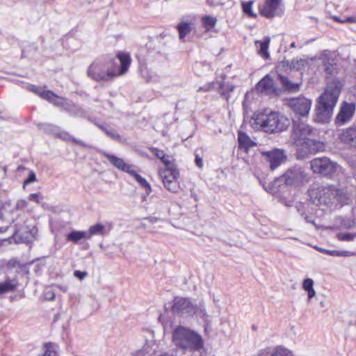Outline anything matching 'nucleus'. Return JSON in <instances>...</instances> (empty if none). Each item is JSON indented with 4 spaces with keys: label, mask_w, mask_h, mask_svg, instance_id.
Segmentation results:
<instances>
[{
    "label": "nucleus",
    "mask_w": 356,
    "mask_h": 356,
    "mask_svg": "<svg viewBox=\"0 0 356 356\" xmlns=\"http://www.w3.org/2000/svg\"><path fill=\"white\" fill-rule=\"evenodd\" d=\"M104 229V226L102 224H96L91 226L88 231L86 232L88 239L90 238V237L93 235H100L102 234V232Z\"/></svg>",
    "instance_id": "obj_37"
},
{
    "label": "nucleus",
    "mask_w": 356,
    "mask_h": 356,
    "mask_svg": "<svg viewBox=\"0 0 356 356\" xmlns=\"http://www.w3.org/2000/svg\"><path fill=\"white\" fill-rule=\"evenodd\" d=\"M300 145L301 149L304 154H312L322 151L324 148V145L316 140L309 138L305 139L299 143L298 145Z\"/></svg>",
    "instance_id": "obj_17"
},
{
    "label": "nucleus",
    "mask_w": 356,
    "mask_h": 356,
    "mask_svg": "<svg viewBox=\"0 0 356 356\" xmlns=\"http://www.w3.org/2000/svg\"><path fill=\"white\" fill-rule=\"evenodd\" d=\"M334 21L342 23L343 20H341L339 17L334 16L332 17Z\"/></svg>",
    "instance_id": "obj_61"
},
{
    "label": "nucleus",
    "mask_w": 356,
    "mask_h": 356,
    "mask_svg": "<svg viewBox=\"0 0 356 356\" xmlns=\"http://www.w3.org/2000/svg\"><path fill=\"white\" fill-rule=\"evenodd\" d=\"M253 1L242 2L243 12L250 17L256 18L257 15L252 11Z\"/></svg>",
    "instance_id": "obj_36"
},
{
    "label": "nucleus",
    "mask_w": 356,
    "mask_h": 356,
    "mask_svg": "<svg viewBox=\"0 0 356 356\" xmlns=\"http://www.w3.org/2000/svg\"><path fill=\"white\" fill-rule=\"evenodd\" d=\"M283 67H286L290 68V65H291V61L286 60L282 62Z\"/></svg>",
    "instance_id": "obj_58"
},
{
    "label": "nucleus",
    "mask_w": 356,
    "mask_h": 356,
    "mask_svg": "<svg viewBox=\"0 0 356 356\" xmlns=\"http://www.w3.org/2000/svg\"><path fill=\"white\" fill-rule=\"evenodd\" d=\"M159 356H175L172 353L169 352H165L161 353Z\"/></svg>",
    "instance_id": "obj_60"
},
{
    "label": "nucleus",
    "mask_w": 356,
    "mask_h": 356,
    "mask_svg": "<svg viewBox=\"0 0 356 356\" xmlns=\"http://www.w3.org/2000/svg\"><path fill=\"white\" fill-rule=\"evenodd\" d=\"M339 191L332 185L314 184L309 190V195L312 203L323 207L322 210L333 204V200L339 195Z\"/></svg>",
    "instance_id": "obj_5"
},
{
    "label": "nucleus",
    "mask_w": 356,
    "mask_h": 356,
    "mask_svg": "<svg viewBox=\"0 0 356 356\" xmlns=\"http://www.w3.org/2000/svg\"><path fill=\"white\" fill-rule=\"evenodd\" d=\"M71 115L78 116V117H85V112L82 108L76 106L73 104V108L71 110V112H68Z\"/></svg>",
    "instance_id": "obj_43"
},
{
    "label": "nucleus",
    "mask_w": 356,
    "mask_h": 356,
    "mask_svg": "<svg viewBox=\"0 0 356 356\" xmlns=\"http://www.w3.org/2000/svg\"><path fill=\"white\" fill-rule=\"evenodd\" d=\"M131 176L135 178L136 181L139 184V185L143 188L145 191L147 195L150 194L152 192V188L150 184L147 182L145 178L141 177L139 174L137 173L134 169L129 172Z\"/></svg>",
    "instance_id": "obj_24"
},
{
    "label": "nucleus",
    "mask_w": 356,
    "mask_h": 356,
    "mask_svg": "<svg viewBox=\"0 0 356 356\" xmlns=\"http://www.w3.org/2000/svg\"><path fill=\"white\" fill-rule=\"evenodd\" d=\"M341 140L356 148V125L349 127L343 131Z\"/></svg>",
    "instance_id": "obj_21"
},
{
    "label": "nucleus",
    "mask_w": 356,
    "mask_h": 356,
    "mask_svg": "<svg viewBox=\"0 0 356 356\" xmlns=\"http://www.w3.org/2000/svg\"><path fill=\"white\" fill-rule=\"evenodd\" d=\"M153 152L154 155L165 165V168H170L175 165V163L171 161L170 156L166 155L163 150L154 148L153 149Z\"/></svg>",
    "instance_id": "obj_28"
},
{
    "label": "nucleus",
    "mask_w": 356,
    "mask_h": 356,
    "mask_svg": "<svg viewBox=\"0 0 356 356\" xmlns=\"http://www.w3.org/2000/svg\"><path fill=\"white\" fill-rule=\"evenodd\" d=\"M270 43V38L266 37L263 41H256L255 44H259V54L265 58H268L269 53L268 51Z\"/></svg>",
    "instance_id": "obj_29"
},
{
    "label": "nucleus",
    "mask_w": 356,
    "mask_h": 356,
    "mask_svg": "<svg viewBox=\"0 0 356 356\" xmlns=\"http://www.w3.org/2000/svg\"><path fill=\"white\" fill-rule=\"evenodd\" d=\"M42 199V197L41 196L40 193H31L29 195L28 197V200L31 202H35L37 204L40 203V200Z\"/></svg>",
    "instance_id": "obj_47"
},
{
    "label": "nucleus",
    "mask_w": 356,
    "mask_h": 356,
    "mask_svg": "<svg viewBox=\"0 0 356 356\" xmlns=\"http://www.w3.org/2000/svg\"><path fill=\"white\" fill-rule=\"evenodd\" d=\"M279 79L286 90L291 92L298 91L299 90V84L292 83L289 79L283 75H278Z\"/></svg>",
    "instance_id": "obj_32"
},
{
    "label": "nucleus",
    "mask_w": 356,
    "mask_h": 356,
    "mask_svg": "<svg viewBox=\"0 0 356 356\" xmlns=\"http://www.w3.org/2000/svg\"><path fill=\"white\" fill-rule=\"evenodd\" d=\"M355 110L356 105L355 103L343 102L336 117L335 123L339 126L348 123L351 120Z\"/></svg>",
    "instance_id": "obj_12"
},
{
    "label": "nucleus",
    "mask_w": 356,
    "mask_h": 356,
    "mask_svg": "<svg viewBox=\"0 0 356 356\" xmlns=\"http://www.w3.org/2000/svg\"><path fill=\"white\" fill-rule=\"evenodd\" d=\"M44 298L47 300H53L55 298L54 293L51 289L44 291Z\"/></svg>",
    "instance_id": "obj_49"
},
{
    "label": "nucleus",
    "mask_w": 356,
    "mask_h": 356,
    "mask_svg": "<svg viewBox=\"0 0 356 356\" xmlns=\"http://www.w3.org/2000/svg\"><path fill=\"white\" fill-rule=\"evenodd\" d=\"M172 312L182 317L193 316L197 311V306L190 298L177 296L173 300Z\"/></svg>",
    "instance_id": "obj_9"
},
{
    "label": "nucleus",
    "mask_w": 356,
    "mask_h": 356,
    "mask_svg": "<svg viewBox=\"0 0 356 356\" xmlns=\"http://www.w3.org/2000/svg\"><path fill=\"white\" fill-rule=\"evenodd\" d=\"M207 3L210 6H213V0H207Z\"/></svg>",
    "instance_id": "obj_62"
},
{
    "label": "nucleus",
    "mask_w": 356,
    "mask_h": 356,
    "mask_svg": "<svg viewBox=\"0 0 356 356\" xmlns=\"http://www.w3.org/2000/svg\"><path fill=\"white\" fill-rule=\"evenodd\" d=\"M38 126L40 129L42 130L45 133L52 134L54 136H56L60 129L58 126L49 123H42L40 124Z\"/></svg>",
    "instance_id": "obj_35"
},
{
    "label": "nucleus",
    "mask_w": 356,
    "mask_h": 356,
    "mask_svg": "<svg viewBox=\"0 0 356 356\" xmlns=\"http://www.w3.org/2000/svg\"><path fill=\"white\" fill-rule=\"evenodd\" d=\"M179 31V37L180 40H184L192 30L191 26L188 22H181L176 26Z\"/></svg>",
    "instance_id": "obj_30"
},
{
    "label": "nucleus",
    "mask_w": 356,
    "mask_h": 356,
    "mask_svg": "<svg viewBox=\"0 0 356 356\" xmlns=\"http://www.w3.org/2000/svg\"><path fill=\"white\" fill-rule=\"evenodd\" d=\"M195 165L199 168H202V167H203V160H202V159L198 154L195 155Z\"/></svg>",
    "instance_id": "obj_52"
},
{
    "label": "nucleus",
    "mask_w": 356,
    "mask_h": 356,
    "mask_svg": "<svg viewBox=\"0 0 356 356\" xmlns=\"http://www.w3.org/2000/svg\"><path fill=\"white\" fill-rule=\"evenodd\" d=\"M97 126L102 129L109 138L118 142H123L122 136L117 132L115 129L111 127H107L103 124H96Z\"/></svg>",
    "instance_id": "obj_26"
},
{
    "label": "nucleus",
    "mask_w": 356,
    "mask_h": 356,
    "mask_svg": "<svg viewBox=\"0 0 356 356\" xmlns=\"http://www.w3.org/2000/svg\"><path fill=\"white\" fill-rule=\"evenodd\" d=\"M332 253H333V254H335V256L337 257H350L355 254L354 252L348 250H337V252H332Z\"/></svg>",
    "instance_id": "obj_48"
},
{
    "label": "nucleus",
    "mask_w": 356,
    "mask_h": 356,
    "mask_svg": "<svg viewBox=\"0 0 356 356\" xmlns=\"http://www.w3.org/2000/svg\"><path fill=\"white\" fill-rule=\"evenodd\" d=\"M307 64V62L305 59L300 58V59H293L291 60V65H290V70H300L304 68L305 65Z\"/></svg>",
    "instance_id": "obj_39"
},
{
    "label": "nucleus",
    "mask_w": 356,
    "mask_h": 356,
    "mask_svg": "<svg viewBox=\"0 0 356 356\" xmlns=\"http://www.w3.org/2000/svg\"><path fill=\"white\" fill-rule=\"evenodd\" d=\"M234 86L231 83H221L219 92L222 97L228 100L230 97V92L234 90Z\"/></svg>",
    "instance_id": "obj_34"
},
{
    "label": "nucleus",
    "mask_w": 356,
    "mask_h": 356,
    "mask_svg": "<svg viewBox=\"0 0 356 356\" xmlns=\"http://www.w3.org/2000/svg\"><path fill=\"white\" fill-rule=\"evenodd\" d=\"M280 0H266L259 6L261 15L271 19L276 15L277 10L280 4Z\"/></svg>",
    "instance_id": "obj_15"
},
{
    "label": "nucleus",
    "mask_w": 356,
    "mask_h": 356,
    "mask_svg": "<svg viewBox=\"0 0 356 356\" xmlns=\"http://www.w3.org/2000/svg\"><path fill=\"white\" fill-rule=\"evenodd\" d=\"M270 356H293V353L283 346H277Z\"/></svg>",
    "instance_id": "obj_40"
},
{
    "label": "nucleus",
    "mask_w": 356,
    "mask_h": 356,
    "mask_svg": "<svg viewBox=\"0 0 356 356\" xmlns=\"http://www.w3.org/2000/svg\"><path fill=\"white\" fill-rule=\"evenodd\" d=\"M27 178L24 180V188L25 186L31 183H33L37 180L36 175L33 170H28Z\"/></svg>",
    "instance_id": "obj_42"
},
{
    "label": "nucleus",
    "mask_w": 356,
    "mask_h": 356,
    "mask_svg": "<svg viewBox=\"0 0 356 356\" xmlns=\"http://www.w3.org/2000/svg\"><path fill=\"white\" fill-rule=\"evenodd\" d=\"M74 275L76 278L81 280H83L88 275V273L86 271L75 270L74 272Z\"/></svg>",
    "instance_id": "obj_50"
},
{
    "label": "nucleus",
    "mask_w": 356,
    "mask_h": 356,
    "mask_svg": "<svg viewBox=\"0 0 356 356\" xmlns=\"http://www.w3.org/2000/svg\"><path fill=\"white\" fill-rule=\"evenodd\" d=\"M38 238V229L35 225L24 227V243L31 245Z\"/></svg>",
    "instance_id": "obj_22"
},
{
    "label": "nucleus",
    "mask_w": 356,
    "mask_h": 356,
    "mask_svg": "<svg viewBox=\"0 0 356 356\" xmlns=\"http://www.w3.org/2000/svg\"><path fill=\"white\" fill-rule=\"evenodd\" d=\"M129 54L120 52L117 58L102 56L95 59L88 67L87 75L95 81H111L125 74L130 65Z\"/></svg>",
    "instance_id": "obj_1"
},
{
    "label": "nucleus",
    "mask_w": 356,
    "mask_h": 356,
    "mask_svg": "<svg viewBox=\"0 0 356 356\" xmlns=\"http://www.w3.org/2000/svg\"><path fill=\"white\" fill-rule=\"evenodd\" d=\"M56 136L59 138H61L62 140H65V141H72L73 143L78 144L84 147H91L90 145H88L85 142L78 140V139L74 138L73 136H72L69 133H67L66 131H60V129L58 131Z\"/></svg>",
    "instance_id": "obj_25"
},
{
    "label": "nucleus",
    "mask_w": 356,
    "mask_h": 356,
    "mask_svg": "<svg viewBox=\"0 0 356 356\" xmlns=\"http://www.w3.org/2000/svg\"><path fill=\"white\" fill-rule=\"evenodd\" d=\"M165 188L172 193H177L179 188L178 178L179 172L175 165L165 168L159 171Z\"/></svg>",
    "instance_id": "obj_10"
},
{
    "label": "nucleus",
    "mask_w": 356,
    "mask_h": 356,
    "mask_svg": "<svg viewBox=\"0 0 356 356\" xmlns=\"http://www.w3.org/2000/svg\"><path fill=\"white\" fill-rule=\"evenodd\" d=\"M104 156L106 158L108 161L117 169L125 172L129 174L130 172L134 169V166L133 165H130L126 163L124 160L121 158H119L115 155L110 154L104 152L103 154Z\"/></svg>",
    "instance_id": "obj_18"
},
{
    "label": "nucleus",
    "mask_w": 356,
    "mask_h": 356,
    "mask_svg": "<svg viewBox=\"0 0 356 356\" xmlns=\"http://www.w3.org/2000/svg\"><path fill=\"white\" fill-rule=\"evenodd\" d=\"M307 301L309 302L312 298H314L316 296V291L314 289L307 291Z\"/></svg>",
    "instance_id": "obj_53"
},
{
    "label": "nucleus",
    "mask_w": 356,
    "mask_h": 356,
    "mask_svg": "<svg viewBox=\"0 0 356 356\" xmlns=\"http://www.w3.org/2000/svg\"><path fill=\"white\" fill-rule=\"evenodd\" d=\"M297 211L306 222L312 224L316 229L318 228V226L316 222L315 218L312 214H308L305 211L303 205H300L299 207H298Z\"/></svg>",
    "instance_id": "obj_33"
},
{
    "label": "nucleus",
    "mask_w": 356,
    "mask_h": 356,
    "mask_svg": "<svg viewBox=\"0 0 356 356\" xmlns=\"http://www.w3.org/2000/svg\"><path fill=\"white\" fill-rule=\"evenodd\" d=\"M334 70H335V68L333 65H332V64L325 65V70L327 74H330V75L333 74Z\"/></svg>",
    "instance_id": "obj_51"
},
{
    "label": "nucleus",
    "mask_w": 356,
    "mask_h": 356,
    "mask_svg": "<svg viewBox=\"0 0 356 356\" xmlns=\"http://www.w3.org/2000/svg\"><path fill=\"white\" fill-rule=\"evenodd\" d=\"M19 285L17 277L7 276L6 280L0 283V296L6 293L14 291Z\"/></svg>",
    "instance_id": "obj_20"
},
{
    "label": "nucleus",
    "mask_w": 356,
    "mask_h": 356,
    "mask_svg": "<svg viewBox=\"0 0 356 356\" xmlns=\"http://www.w3.org/2000/svg\"><path fill=\"white\" fill-rule=\"evenodd\" d=\"M56 94L54 93L51 90H45V92L42 94V98L48 101L49 103L51 104L54 99H55Z\"/></svg>",
    "instance_id": "obj_46"
},
{
    "label": "nucleus",
    "mask_w": 356,
    "mask_h": 356,
    "mask_svg": "<svg viewBox=\"0 0 356 356\" xmlns=\"http://www.w3.org/2000/svg\"><path fill=\"white\" fill-rule=\"evenodd\" d=\"M342 85L339 81L329 83L323 93L318 98L316 107V119L321 122L330 120L338 102Z\"/></svg>",
    "instance_id": "obj_2"
},
{
    "label": "nucleus",
    "mask_w": 356,
    "mask_h": 356,
    "mask_svg": "<svg viewBox=\"0 0 356 356\" xmlns=\"http://www.w3.org/2000/svg\"><path fill=\"white\" fill-rule=\"evenodd\" d=\"M54 106H59L63 108L67 112H71L72 108H73V104L71 102L67 101V99H64L62 97H59L56 95L55 99H54L51 102Z\"/></svg>",
    "instance_id": "obj_27"
},
{
    "label": "nucleus",
    "mask_w": 356,
    "mask_h": 356,
    "mask_svg": "<svg viewBox=\"0 0 356 356\" xmlns=\"http://www.w3.org/2000/svg\"><path fill=\"white\" fill-rule=\"evenodd\" d=\"M202 21L203 26L207 31H210L214 27L217 22L216 18L211 16L203 17Z\"/></svg>",
    "instance_id": "obj_38"
},
{
    "label": "nucleus",
    "mask_w": 356,
    "mask_h": 356,
    "mask_svg": "<svg viewBox=\"0 0 356 356\" xmlns=\"http://www.w3.org/2000/svg\"><path fill=\"white\" fill-rule=\"evenodd\" d=\"M285 104L292 111L296 116L307 118L311 110L312 102L311 99L299 96L286 99Z\"/></svg>",
    "instance_id": "obj_8"
},
{
    "label": "nucleus",
    "mask_w": 356,
    "mask_h": 356,
    "mask_svg": "<svg viewBox=\"0 0 356 356\" xmlns=\"http://www.w3.org/2000/svg\"><path fill=\"white\" fill-rule=\"evenodd\" d=\"M238 147L244 149L246 152H248L250 147L256 145V143L243 131H238Z\"/></svg>",
    "instance_id": "obj_23"
},
{
    "label": "nucleus",
    "mask_w": 356,
    "mask_h": 356,
    "mask_svg": "<svg viewBox=\"0 0 356 356\" xmlns=\"http://www.w3.org/2000/svg\"><path fill=\"white\" fill-rule=\"evenodd\" d=\"M342 23H356V17H346L343 20Z\"/></svg>",
    "instance_id": "obj_55"
},
{
    "label": "nucleus",
    "mask_w": 356,
    "mask_h": 356,
    "mask_svg": "<svg viewBox=\"0 0 356 356\" xmlns=\"http://www.w3.org/2000/svg\"><path fill=\"white\" fill-rule=\"evenodd\" d=\"M200 90H209V87H208L207 88H200Z\"/></svg>",
    "instance_id": "obj_64"
},
{
    "label": "nucleus",
    "mask_w": 356,
    "mask_h": 356,
    "mask_svg": "<svg viewBox=\"0 0 356 356\" xmlns=\"http://www.w3.org/2000/svg\"><path fill=\"white\" fill-rule=\"evenodd\" d=\"M261 156L268 163L271 170H274L277 168L287 159L285 151L282 149L277 148H275L270 151L262 152Z\"/></svg>",
    "instance_id": "obj_11"
},
{
    "label": "nucleus",
    "mask_w": 356,
    "mask_h": 356,
    "mask_svg": "<svg viewBox=\"0 0 356 356\" xmlns=\"http://www.w3.org/2000/svg\"><path fill=\"white\" fill-rule=\"evenodd\" d=\"M302 289L307 291L314 289V281L311 278L304 280L302 282Z\"/></svg>",
    "instance_id": "obj_45"
},
{
    "label": "nucleus",
    "mask_w": 356,
    "mask_h": 356,
    "mask_svg": "<svg viewBox=\"0 0 356 356\" xmlns=\"http://www.w3.org/2000/svg\"><path fill=\"white\" fill-rule=\"evenodd\" d=\"M309 176L300 166H293L288 169L284 174L275 180V183L284 182L289 186H299L308 181Z\"/></svg>",
    "instance_id": "obj_7"
},
{
    "label": "nucleus",
    "mask_w": 356,
    "mask_h": 356,
    "mask_svg": "<svg viewBox=\"0 0 356 356\" xmlns=\"http://www.w3.org/2000/svg\"><path fill=\"white\" fill-rule=\"evenodd\" d=\"M316 248L321 252H325V253L332 255V256H335V254H333V253H332V252H337V250H325V249L321 248Z\"/></svg>",
    "instance_id": "obj_54"
},
{
    "label": "nucleus",
    "mask_w": 356,
    "mask_h": 356,
    "mask_svg": "<svg viewBox=\"0 0 356 356\" xmlns=\"http://www.w3.org/2000/svg\"><path fill=\"white\" fill-rule=\"evenodd\" d=\"M291 47H293V48L296 47V44H295V42H292V43L291 44Z\"/></svg>",
    "instance_id": "obj_63"
},
{
    "label": "nucleus",
    "mask_w": 356,
    "mask_h": 356,
    "mask_svg": "<svg viewBox=\"0 0 356 356\" xmlns=\"http://www.w3.org/2000/svg\"><path fill=\"white\" fill-rule=\"evenodd\" d=\"M29 90L30 91L35 93L36 95L40 96L41 98L42 97V94L45 92V90L43 88H42L40 86H33V85H30L29 86Z\"/></svg>",
    "instance_id": "obj_44"
},
{
    "label": "nucleus",
    "mask_w": 356,
    "mask_h": 356,
    "mask_svg": "<svg viewBox=\"0 0 356 356\" xmlns=\"http://www.w3.org/2000/svg\"><path fill=\"white\" fill-rule=\"evenodd\" d=\"M6 174V167H0V175L2 177H4Z\"/></svg>",
    "instance_id": "obj_57"
},
{
    "label": "nucleus",
    "mask_w": 356,
    "mask_h": 356,
    "mask_svg": "<svg viewBox=\"0 0 356 356\" xmlns=\"http://www.w3.org/2000/svg\"><path fill=\"white\" fill-rule=\"evenodd\" d=\"M17 204H12L10 201L0 200V219L8 222L13 220V213Z\"/></svg>",
    "instance_id": "obj_16"
},
{
    "label": "nucleus",
    "mask_w": 356,
    "mask_h": 356,
    "mask_svg": "<svg viewBox=\"0 0 356 356\" xmlns=\"http://www.w3.org/2000/svg\"><path fill=\"white\" fill-rule=\"evenodd\" d=\"M8 226L0 227V234L5 233L8 229Z\"/></svg>",
    "instance_id": "obj_59"
},
{
    "label": "nucleus",
    "mask_w": 356,
    "mask_h": 356,
    "mask_svg": "<svg viewBox=\"0 0 356 356\" xmlns=\"http://www.w3.org/2000/svg\"><path fill=\"white\" fill-rule=\"evenodd\" d=\"M310 167L314 173L325 177H332L341 170V168L336 162L326 156L312 159Z\"/></svg>",
    "instance_id": "obj_6"
},
{
    "label": "nucleus",
    "mask_w": 356,
    "mask_h": 356,
    "mask_svg": "<svg viewBox=\"0 0 356 356\" xmlns=\"http://www.w3.org/2000/svg\"><path fill=\"white\" fill-rule=\"evenodd\" d=\"M172 342L176 347L185 350H199L203 347L201 336L183 326L173 330Z\"/></svg>",
    "instance_id": "obj_4"
},
{
    "label": "nucleus",
    "mask_w": 356,
    "mask_h": 356,
    "mask_svg": "<svg viewBox=\"0 0 356 356\" xmlns=\"http://www.w3.org/2000/svg\"><path fill=\"white\" fill-rule=\"evenodd\" d=\"M356 238V233L343 232L337 234V238L341 241H353Z\"/></svg>",
    "instance_id": "obj_41"
},
{
    "label": "nucleus",
    "mask_w": 356,
    "mask_h": 356,
    "mask_svg": "<svg viewBox=\"0 0 356 356\" xmlns=\"http://www.w3.org/2000/svg\"><path fill=\"white\" fill-rule=\"evenodd\" d=\"M200 311L201 312V313H202V314L204 316H205L207 314L206 310L204 308V302L203 301L200 302Z\"/></svg>",
    "instance_id": "obj_56"
},
{
    "label": "nucleus",
    "mask_w": 356,
    "mask_h": 356,
    "mask_svg": "<svg viewBox=\"0 0 356 356\" xmlns=\"http://www.w3.org/2000/svg\"><path fill=\"white\" fill-rule=\"evenodd\" d=\"M252 120L257 126L269 134L282 132L290 124L289 118L279 112L254 113Z\"/></svg>",
    "instance_id": "obj_3"
},
{
    "label": "nucleus",
    "mask_w": 356,
    "mask_h": 356,
    "mask_svg": "<svg viewBox=\"0 0 356 356\" xmlns=\"http://www.w3.org/2000/svg\"><path fill=\"white\" fill-rule=\"evenodd\" d=\"M313 129L307 124L298 120H293L292 137L295 143L298 145L299 143L307 139L312 133Z\"/></svg>",
    "instance_id": "obj_14"
},
{
    "label": "nucleus",
    "mask_w": 356,
    "mask_h": 356,
    "mask_svg": "<svg viewBox=\"0 0 356 356\" xmlns=\"http://www.w3.org/2000/svg\"><path fill=\"white\" fill-rule=\"evenodd\" d=\"M22 271V264L20 259L13 257L6 262V273L7 276L10 277H17V275H21Z\"/></svg>",
    "instance_id": "obj_19"
},
{
    "label": "nucleus",
    "mask_w": 356,
    "mask_h": 356,
    "mask_svg": "<svg viewBox=\"0 0 356 356\" xmlns=\"http://www.w3.org/2000/svg\"><path fill=\"white\" fill-rule=\"evenodd\" d=\"M83 238L88 239L86 232L72 231L66 236L67 241H72L75 243Z\"/></svg>",
    "instance_id": "obj_31"
},
{
    "label": "nucleus",
    "mask_w": 356,
    "mask_h": 356,
    "mask_svg": "<svg viewBox=\"0 0 356 356\" xmlns=\"http://www.w3.org/2000/svg\"><path fill=\"white\" fill-rule=\"evenodd\" d=\"M256 90L258 92L266 95H277L280 92V90L275 86L274 80L269 74L266 75L257 83Z\"/></svg>",
    "instance_id": "obj_13"
}]
</instances>
